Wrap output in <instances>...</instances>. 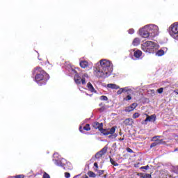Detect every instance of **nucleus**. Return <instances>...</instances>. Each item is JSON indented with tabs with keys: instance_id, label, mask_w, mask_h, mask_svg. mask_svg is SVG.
<instances>
[{
	"instance_id": "nucleus-11",
	"label": "nucleus",
	"mask_w": 178,
	"mask_h": 178,
	"mask_svg": "<svg viewBox=\"0 0 178 178\" xmlns=\"http://www.w3.org/2000/svg\"><path fill=\"white\" fill-rule=\"evenodd\" d=\"M79 65L82 69H87L90 66V63L87 60H81Z\"/></svg>"
},
{
	"instance_id": "nucleus-2",
	"label": "nucleus",
	"mask_w": 178,
	"mask_h": 178,
	"mask_svg": "<svg viewBox=\"0 0 178 178\" xmlns=\"http://www.w3.org/2000/svg\"><path fill=\"white\" fill-rule=\"evenodd\" d=\"M139 35L143 38L152 40L156 35H159V28L154 24L145 25L139 29Z\"/></svg>"
},
{
	"instance_id": "nucleus-44",
	"label": "nucleus",
	"mask_w": 178,
	"mask_h": 178,
	"mask_svg": "<svg viewBox=\"0 0 178 178\" xmlns=\"http://www.w3.org/2000/svg\"><path fill=\"white\" fill-rule=\"evenodd\" d=\"M99 106H102V104H99Z\"/></svg>"
},
{
	"instance_id": "nucleus-23",
	"label": "nucleus",
	"mask_w": 178,
	"mask_h": 178,
	"mask_svg": "<svg viewBox=\"0 0 178 178\" xmlns=\"http://www.w3.org/2000/svg\"><path fill=\"white\" fill-rule=\"evenodd\" d=\"M124 101H131V94L127 95V97L124 98Z\"/></svg>"
},
{
	"instance_id": "nucleus-9",
	"label": "nucleus",
	"mask_w": 178,
	"mask_h": 178,
	"mask_svg": "<svg viewBox=\"0 0 178 178\" xmlns=\"http://www.w3.org/2000/svg\"><path fill=\"white\" fill-rule=\"evenodd\" d=\"M134 92V91H133V89H131V88L130 86H127L124 88H122V94H133Z\"/></svg>"
},
{
	"instance_id": "nucleus-31",
	"label": "nucleus",
	"mask_w": 178,
	"mask_h": 178,
	"mask_svg": "<svg viewBox=\"0 0 178 178\" xmlns=\"http://www.w3.org/2000/svg\"><path fill=\"white\" fill-rule=\"evenodd\" d=\"M156 145H158V143H156V141H155L154 143H152L150 145V148H154V147H156Z\"/></svg>"
},
{
	"instance_id": "nucleus-15",
	"label": "nucleus",
	"mask_w": 178,
	"mask_h": 178,
	"mask_svg": "<svg viewBox=\"0 0 178 178\" xmlns=\"http://www.w3.org/2000/svg\"><path fill=\"white\" fill-rule=\"evenodd\" d=\"M107 88H111V90H119L120 87L115 83L107 84Z\"/></svg>"
},
{
	"instance_id": "nucleus-47",
	"label": "nucleus",
	"mask_w": 178,
	"mask_h": 178,
	"mask_svg": "<svg viewBox=\"0 0 178 178\" xmlns=\"http://www.w3.org/2000/svg\"><path fill=\"white\" fill-rule=\"evenodd\" d=\"M121 140H123V138L122 139H120Z\"/></svg>"
},
{
	"instance_id": "nucleus-20",
	"label": "nucleus",
	"mask_w": 178,
	"mask_h": 178,
	"mask_svg": "<svg viewBox=\"0 0 178 178\" xmlns=\"http://www.w3.org/2000/svg\"><path fill=\"white\" fill-rule=\"evenodd\" d=\"M117 127L114 126L108 129V134H115V131H116Z\"/></svg>"
},
{
	"instance_id": "nucleus-27",
	"label": "nucleus",
	"mask_w": 178,
	"mask_h": 178,
	"mask_svg": "<svg viewBox=\"0 0 178 178\" xmlns=\"http://www.w3.org/2000/svg\"><path fill=\"white\" fill-rule=\"evenodd\" d=\"M138 118H140V113H135L133 115V119H137Z\"/></svg>"
},
{
	"instance_id": "nucleus-19",
	"label": "nucleus",
	"mask_w": 178,
	"mask_h": 178,
	"mask_svg": "<svg viewBox=\"0 0 178 178\" xmlns=\"http://www.w3.org/2000/svg\"><path fill=\"white\" fill-rule=\"evenodd\" d=\"M87 87L89 91H91V92H94V91H95V89L94 88V86H92V84H91V83L88 82L87 84Z\"/></svg>"
},
{
	"instance_id": "nucleus-18",
	"label": "nucleus",
	"mask_w": 178,
	"mask_h": 178,
	"mask_svg": "<svg viewBox=\"0 0 178 178\" xmlns=\"http://www.w3.org/2000/svg\"><path fill=\"white\" fill-rule=\"evenodd\" d=\"M99 131L103 134V136H109V131L108 129L101 128Z\"/></svg>"
},
{
	"instance_id": "nucleus-12",
	"label": "nucleus",
	"mask_w": 178,
	"mask_h": 178,
	"mask_svg": "<svg viewBox=\"0 0 178 178\" xmlns=\"http://www.w3.org/2000/svg\"><path fill=\"white\" fill-rule=\"evenodd\" d=\"M143 55V51L141 50H136L134 52V56L136 58V59H140L141 58V56Z\"/></svg>"
},
{
	"instance_id": "nucleus-34",
	"label": "nucleus",
	"mask_w": 178,
	"mask_h": 178,
	"mask_svg": "<svg viewBox=\"0 0 178 178\" xmlns=\"http://www.w3.org/2000/svg\"><path fill=\"white\" fill-rule=\"evenodd\" d=\"M129 34H134V29H130L128 31Z\"/></svg>"
},
{
	"instance_id": "nucleus-6",
	"label": "nucleus",
	"mask_w": 178,
	"mask_h": 178,
	"mask_svg": "<svg viewBox=\"0 0 178 178\" xmlns=\"http://www.w3.org/2000/svg\"><path fill=\"white\" fill-rule=\"evenodd\" d=\"M53 162H54V164L56 165V166H60V168H63V169H69L70 170L73 169L72 163L67 162L66 159L61 158L58 153H54L53 154ZM66 165L68 167H65Z\"/></svg>"
},
{
	"instance_id": "nucleus-8",
	"label": "nucleus",
	"mask_w": 178,
	"mask_h": 178,
	"mask_svg": "<svg viewBox=\"0 0 178 178\" xmlns=\"http://www.w3.org/2000/svg\"><path fill=\"white\" fill-rule=\"evenodd\" d=\"M147 118H145V120H144V122L145 123V124H147V122H155V120H156V115L155 114H153L152 115H148L147 114H146Z\"/></svg>"
},
{
	"instance_id": "nucleus-24",
	"label": "nucleus",
	"mask_w": 178,
	"mask_h": 178,
	"mask_svg": "<svg viewBox=\"0 0 178 178\" xmlns=\"http://www.w3.org/2000/svg\"><path fill=\"white\" fill-rule=\"evenodd\" d=\"M122 94H123V89L122 88H118V90L117 91V95H122Z\"/></svg>"
},
{
	"instance_id": "nucleus-29",
	"label": "nucleus",
	"mask_w": 178,
	"mask_h": 178,
	"mask_svg": "<svg viewBox=\"0 0 178 178\" xmlns=\"http://www.w3.org/2000/svg\"><path fill=\"white\" fill-rule=\"evenodd\" d=\"M108 108V107H106V106H102L99 109V111H100V112H104V111H106V109H107Z\"/></svg>"
},
{
	"instance_id": "nucleus-30",
	"label": "nucleus",
	"mask_w": 178,
	"mask_h": 178,
	"mask_svg": "<svg viewBox=\"0 0 178 178\" xmlns=\"http://www.w3.org/2000/svg\"><path fill=\"white\" fill-rule=\"evenodd\" d=\"M143 178H152L151 175L149 174H145L142 176Z\"/></svg>"
},
{
	"instance_id": "nucleus-17",
	"label": "nucleus",
	"mask_w": 178,
	"mask_h": 178,
	"mask_svg": "<svg viewBox=\"0 0 178 178\" xmlns=\"http://www.w3.org/2000/svg\"><path fill=\"white\" fill-rule=\"evenodd\" d=\"M165 55V51L159 49L156 52V56H163Z\"/></svg>"
},
{
	"instance_id": "nucleus-16",
	"label": "nucleus",
	"mask_w": 178,
	"mask_h": 178,
	"mask_svg": "<svg viewBox=\"0 0 178 178\" xmlns=\"http://www.w3.org/2000/svg\"><path fill=\"white\" fill-rule=\"evenodd\" d=\"M140 42H141V40L138 38H136L132 42V45H134V47H138V45H140Z\"/></svg>"
},
{
	"instance_id": "nucleus-28",
	"label": "nucleus",
	"mask_w": 178,
	"mask_h": 178,
	"mask_svg": "<svg viewBox=\"0 0 178 178\" xmlns=\"http://www.w3.org/2000/svg\"><path fill=\"white\" fill-rule=\"evenodd\" d=\"M154 141L156 142L157 145H159V144H162L163 143V140H162V139L161 140L156 139V140H154Z\"/></svg>"
},
{
	"instance_id": "nucleus-36",
	"label": "nucleus",
	"mask_w": 178,
	"mask_h": 178,
	"mask_svg": "<svg viewBox=\"0 0 178 178\" xmlns=\"http://www.w3.org/2000/svg\"><path fill=\"white\" fill-rule=\"evenodd\" d=\"M140 169H145V170H148V169H149V165L142 166Z\"/></svg>"
},
{
	"instance_id": "nucleus-7",
	"label": "nucleus",
	"mask_w": 178,
	"mask_h": 178,
	"mask_svg": "<svg viewBox=\"0 0 178 178\" xmlns=\"http://www.w3.org/2000/svg\"><path fill=\"white\" fill-rule=\"evenodd\" d=\"M107 151H108V147L105 146L99 152L96 153V154H95L96 159H99V158H102V156L105 155V154H106Z\"/></svg>"
},
{
	"instance_id": "nucleus-39",
	"label": "nucleus",
	"mask_w": 178,
	"mask_h": 178,
	"mask_svg": "<svg viewBox=\"0 0 178 178\" xmlns=\"http://www.w3.org/2000/svg\"><path fill=\"white\" fill-rule=\"evenodd\" d=\"M104 170H98V173L99 174V175H104Z\"/></svg>"
},
{
	"instance_id": "nucleus-38",
	"label": "nucleus",
	"mask_w": 178,
	"mask_h": 178,
	"mask_svg": "<svg viewBox=\"0 0 178 178\" xmlns=\"http://www.w3.org/2000/svg\"><path fill=\"white\" fill-rule=\"evenodd\" d=\"M79 131H80L81 133L84 134V131H83V127H82V126L79 127Z\"/></svg>"
},
{
	"instance_id": "nucleus-13",
	"label": "nucleus",
	"mask_w": 178,
	"mask_h": 178,
	"mask_svg": "<svg viewBox=\"0 0 178 178\" xmlns=\"http://www.w3.org/2000/svg\"><path fill=\"white\" fill-rule=\"evenodd\" d=\"M92 127H94V129H98V130L100 131V129H102V127H104V124L95 122L92 124Z\"/></svg>"
},
{
	"instance_id": "nucleus-37",
	"label": "nucleus",
	"mask_w": 178,
	"mask_h": 178,
	"mask_svg": "<svg viewBox=\"0 0 178 178\" xmlns=\"http://www.w3.org/2000/svg\"><path fill=\"white\" fill-rule=\"evenodd\" d=\"M65 178H70V173L65 172Z\"/></svg>"
},
{
	"instance_id": "nucleus-40",
	"label": "nucleus",
	"mask_w": 178,
	"mask_h": 178,
	"mask_svg": "<svg viewBox=\"0 0 178 178\" xmlns=\"http://www.w3.org/2000/svg\"><path fill=\"white\" fill-rule=\"evenodd\" d=\"M94 166L96 168V169H98V163H94Z\"/></svg>"
},
{
	"instance_id": "nucleus-3",
	"label": "nucleus",
	"mask_w": 178,
	"mask_h": 178,
	"mask_svg": "<svg viewBox=\"0 0 178 178\" xmlns=\"http://www.w3.org/2000/svg\"><path fill=\"white\" fill-rule=\"evenodd\" d=\"M32 77L38 86H45L47 81L49 80V74L45 72L41 67H36L33 70Z\"/></svg>"
},
{
	"instance_id": "nucleus-10",
	"label": "nucleus",
	"mask_w": 178,
	"mask_h": 178,
	"mask_svg": "<svg viewBox=\"0 0 178 178\" xmlns=\"http://www.w3.org/2000/svg\"><path fill=\"white\" fill-rule=\"evenodd\" d=\"M137 108V103H133L129 106L126 107L124 109L125 112H131Z\"/></svg>"
},
{
	"instance_id": "nucleus-35",
	"label": "nucleus",
	"mask_w": 178,
	"mask_h": 178,
	"mask_svg": "<svg viewBox=\"0 0 178 178\" xmlns=\"http://www.w3.org/2000/svg\"><path fill=\"white\" fill-rule=\"evenodd\" d=\"M162 136H156L154 137H153V140L155 141V140H158V138H161Z\"/></svg>"
},
{
	"instance_id": "nucleus-46",
	"label": "nucleus",
	"mask_w": 178,
	"mask_h": 178,
	"mask_svg": "<svg viewBox=\"0 0 178 178\" xmlns=\"http://www.w3.org/2000/svg\"><path fill=\"white\" fill-rule=\"evenodd\" d=\"M91 95H90V97H91Z\"/></svg>"
},
{
	"instance_id": "nucleus-42",
	"label": "nucleus",
	"mask_w": 178,
	"mask_h": 178,
	"mask_svg": "<svg viewBox=\"0 0 178 178\" xmlns=\"http://www.w3.org/2000/svg\"><path fill=\"white\" fill-rule=\"evenodd\" d=\"M175 92H176V94L178 95V89H177L176 90H175Z\"/></svg>"
},
{
	"instance_id": "nucleus-43",
	"label": "nucleus",
	"mask_w": 178,
	"mask_h": 178,
	"mask_svg": "<svg viewBox=\"0 0 178 178\" xmlns=\"http://www.w3.org/2000/svg\"><path fill=\"white\" fill-rule=\"evenodd\" d=\"M74 178H79V175L74 176Z\"/></svg>"
},
{
	"instance_id": "nucleus-22",
	"label": "nucleus",
	"mask_w": 178,
	"mask_h": 178,
	"mask_svg": "<svg viewBox=\"0 0 178 178\" xmlns=\"http://www.w3.org/2000/svg\"><path fill=\"white\" fill-rule=\"evenodd\" d=\"M83 130H86V131H90L91 130V127H90V124H87L83 128Z\"/></svg>"
},
{
	"instance_id": "nucleus-26",
	"label": "nucleus",
	"mask_w": 178,
	"mask_h": 178,
	"mask_svg": "<svg viewBox=\"0 0 178 178\" xmlns=\"http://www.w3.org/2000/svg\"><path fill=\"white\" fill-rule=\"evenodd\" d=\"M88 175L89 177H95V176H96L95 173H94L92 171L88 172Z\"/></svg>"
},
{
	"instance_id": "nucleus-32",
	"label": "nucleus",
	"mask_w": 178,
	"mask_h": 178,
	"mask_svg": "<svg viewBox=\"0 0 178 178\" xmlns=\"http://www.w3.org/2000/svg\"><path fill=\"white\" fill-rule=\"evenodd\" d=\"M157 92H159V94H162L163 92V88H159Z\"/></svg>"
},
{
	"instance_id": "nucleus-5",
	"label": "nucleus",
	"mask_w": 178,
	"mask_h": 178,
	"mask_svg": "<svg viewBox=\"0 0 178 178\" xmlns=\"http://www.w3.org/2000/svg\"><path fill=\"white\" fill-rule=\"evenodd\" d=\"M159 45L152 41H146L141 44V49L146 54H155L158 51Z\"/></svg>"
},
{
	"instance_id": "nucleus-48",
	"label": "nucleus",
	"mask_w": 178,
	"mask_h": 178,
	"mask_svg": "<svg viewBox=\"0 0 178 178\" xmlns=\"http://www.w3.org/2000/svg\"><path fill=\"white\" fill-rule=\"evenodd\" d=\"M86 178H88V177H86Z\"/></svg>"
},
{
	"instance_id": "nucleus-14",
	"label": "nucleus",
	"mask_w": 178,
	"mask_h": 178,
	"mask_svg": "<svg viewBox=\"0 0 178 178\" xmlns=\"http://www.w3.org/2000/svg\"><path fill=\"white\" fill-rule=\"evenodd\" d=\"M124 124H126V126H133V123H134V120H133V118H127L124 121Z\"/></svg>"
},
{
	"instance_id": "nucleus-25",
	"label": "nucleus",
	"mask_w": 178,
	"mask_h": 178,
	"mask_svg": "<svg viewBox=\"0 0 178 178\" xmlns=\"http://www.w3.org/2000/svg\"><path fill=\"white\" fill-rule=\"evenodd\" d=\"M99 99L101 101H108V97L105 96V95H102L99 97Z\"/></svg>"
},
{
	"instance_id": "nucleus-41",
	"label": "nucleus",
	"mask_w": 178,
	"mask_h": 178,
	"mask_svg": "<svg viewBox=\"0 0 178 178\" xmlns=\"http://www.w3.org/2000/svg\"><path fill=\"white\" fill-rule=\"evenodd\" d=\"M127 151L128 152H133V149H130V148H128L127 149Z\"/></svg>"
},
{
	"instance_id": "nucleus-1",
	"label": "nucleus",
	"mask_w": 178,
	"mask_h": 178,
	"mask_svg": "<svg viewBox=\"0 0 178 178\" xmlns=\"http://www.w3.org/2000/svg\"><path fill=\"white\" fill-rule=\"evenodd\" d=\"M113 65L111 60L102 59L93 66V74L97 79H106L112 74Z\"/></svg>"
},
{
	"instance_id": "nucleus-21",
	"label": "nucleus",
	"mask_w": 178,
	"mask_h": 178,
	"mask_svg": "<svg viewBox=\"0 0 178 178\" xmlns=\"http://www.w3.org/2000/svg\"><path fill=\"white\" fill-rule=\"evenodd\" d=\"M110 162L111 164L113 165V166H119V164L118 163H116V161H115V160H113V159L110 157Z\"/></svg>"
},
{
	"instance_id": "nucleus-4",
	"label": "nucleus",
	"mask_w": 178,
	"mask_h": 178,
	"mask_svg": "<svg viewBox=\"0 0 178 178\" xmlns=\"http://www.w3.org/2000/svg\"><path fill=\"white\" fill-rule=\"evenodd\" d=\"M66 70L69 73V76L74 75V80L76 84H86V81L88 79V74L87 73L79 75L77 70H80V68H74L72 65H68L66 67Z\"/></svg>"
},
{
	"instance_id": "nucleus-45",
	"label": "nucleus",
	"mask_w": 178,
	"mask_h": 178,
	"mask_svg": "<svg viewBox=\"0 0 178 178\" xmlns=\"http://www.w3.org/2000/svg\"><path fill=\"white\" fill-rule=\"evenodd\" d=\"M176 151H177V149H175V152H176Z\"/></svg>"
},
{
	"instance_id": "nucleus-33",
	"label": "nucleus",
	"mask_w": 178,
	"mask_h": 178,
	"mask_svg": "<svg viewBox=\"0 0 178 178\" xmlns=\"http://www.w3.org/2000/svg\"><path fill=\"white\" fill-rule=\"evenodd\" d=\"M43 178H51V177L49 176V175H48V173L44 172L43 175Z\"/></svg>"
}]
</instances>
